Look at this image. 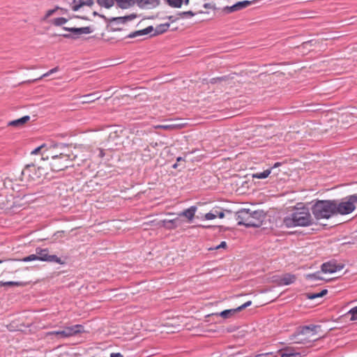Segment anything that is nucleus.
I'll return each instance as SVG.
<instances>
[{
  "label": "nucleus",
  "mask_w": 357,
  "mask_h": 357,
  "mask_svg": "<svg viewBox=\"0 0 357 357\" xmlns=\"http://www.w3.org/2000/svg\"><path fill=\"white\" fill-rule=\"evenodd\" d=\"M77 157L73 148L67 144L56 145L47 150L46 158H42V165L38 166L39 173L34 176L31 172L36 170L34 165H27L22 171L24 176L31 179H38L49 174L50 172H59L74 165L73 162Z\"/></svg>",
  "instance_id": "1"
},
{
  "label": "nucleus",
  "mask_w": 357,
  "mask_h": 357,
  "mask_svg": "<svg viewBox=\"0 0 357 357\" xmlns=\"http://www.w3.org/2000/svg\"><path fill=\"white\" fill-rule=\"evenodd\" d=\"M66 12L67 10L65 9L56 6L52 9L46 10L40 17V21L42 23H48L54 26H62L63 30L72 32L77 36L89 34L93 31V29L90 26L78 27L77 23L78 17H77L69 18L60 17Z\"/></svg>",
  "instance_id": "2"
},
{
  "label": "nucleus",
  "mask_w": 357,
  "mask_h": 357,
  "mask_svg": "<svg viewBox=\"0 0 357 357\" xmlns=\"http://www.w3.org/2000/svg\"><path fill=\"white\" fill-rule=\"evenodd\" d=\"M313 219L305 207L297 208L289 215L285 217L283 220L287 227H306L312 225Z\"/></svg>",
  "instance_id": "3"
},
{
  "label": "nucleus",
  "mask_w": 357,
  "mask_h": 357,
  "mask_svg": "<svg viewBox=\"0 0 357 357\" xmlns=\"http://www.w3.org/2000/svg\"><path fill=\"white\" fill-rule=\"evenodd\" d=\"M265 213L262 211H252L243 208L236 213V220L238 225L259 227L262 225Z\"/></svg>",
  "instance_id": "4"
},
{
  "label": "nucleus",
  "mask_w": 357,
  "mask_h": 357,
  "mask_svg": "<svg viewBox=\"0 0 357 357\" xmlns=\"http://www.w3.org/2000/svg\"><path fill=\"white\" fill-rule=\"evenodd\" d=\"M312 210L317 220L328 219L335 214V202L329 200L318 201L314 204Z\"/></svg>",
  "instance_id": "5"
},
{
  "label": "nucleus",
  "mask_w": 357,
  "mask_h": 357,
  "mask_svg": "<svg viewBox=\"0 0 357 357\" xmlns=\"http://www.w3.org/2000/svg\"><path fill=\"white\" fill-rule=\"evenodd\" d=\"M32 180L27 176H24L22 172L20 175H11L6 177L3 181V187L8 192H20L27 185V181Z\"/></svg>",
  "instance_id": "6"
},
{
  "label": "nucleus",
  "mask_w": 357,
  "mask_h": 357,
  "mask_svg": "<svg viewBox=\"0 0 357 357\" xmlns=\"http://www.w3.org/2000/svg\"><path fill=\"white\" fill-rule=\"evenodd\" d=\"M319 326H313L304 327L294 336V342L298 344H307L319 340L321 335L318 331Z\"/></svg>",
  "instance_id": "7"
},
{
  "label": "nucleus",
  "mask_w": 357,
  "mask_h": 357,
  "mask_svg": "<svg viewBox=\"0 0 357 357\" xmlns=\"http://www.w3.org/2000/svg\"><path fill=\"white\" fill-rule=\"evenodd\" d=\"M357 204V195H354L335 202V214L347 215L353 212Z\"/></svg>",
  "instance_id": "8"
},
{
  "label": "nucleus",
  "mask_w": 357,
  "mask_h": 357,
  "mask_svg": "<svg viewBox=\"0 0 357 357\" xmlns=\"http://www.w3.org/2000/svg\"><path fill=\"white\" fill-rule=\"evenodd\" d=\"M123 130L121 128L112 127L103 131L98 132L95 137L100 144H103L106 142H114L116 138H119Z\"/></svg>",
  "instance_id": "9"
},
{
  "label": "nucleus",
  "mask_w": 357,
  "mask_h": 357,
  "mask_svg": "<svg viewBox=\"0 0 357 357\" xmlns=\"http://www.w3.org/2000/svg\"><path fill=\"white\" fill-rule=\"evenodd\" d=\"M84 332L85 331L84 326L82 325L77 324L72 326L65 327L61 331L49 332L46 334V335H58L60 337L66 338Z\"/></svg>",
  "instance_id": "10"
},
{
  "label": "nucleus",
  "mask_w": 357,
  "mask_h": 357,
  "mask_svg": "<svg viewBox=\"0 0 357 357\" xmlns=\"http://www.w3.org/2000/svg\"><path fill=\"white\" fill-rule=\"evenodd\" d=\"M36 253L40 261L56 262L59 264H64V261L55 255H50L47 249L37 248Z\"/></svg>",
  "instance_id": "11"
},
{
  "label": "nucleus",
  "mask_w": 357,
  "mask_h": 357,
  "mask_svg": "<svg viewBox=\"0 0 357 357\" xmlns=\"http://www.w3.org/2000/svg\"><path fill=\"white\" fill-rule=\"evenodd\" d=\"M296 278L294 275L287 273L280 277H274L273 282L278 286L289 285L294 283L296 281Z\"/></svg>",
  "instance_id": "12"
},
{
  "label": "nucleus",
  "mask_w": 357,
  "mask_h": 357,
  "mask_svg": "<svg viewBox=\"0 0 357 357\" xmlns=\"http://www.w3.org/2000/svg\"><path fill=\"white\" fill-rule=\"evenodd\" d=\"M74 152L77 155L75 160L77 161L78 165H80V162H84L91 158V153L87 148H82L77 151Z\"/></svg>",
  "instance_id": "13"
},
{
  "label": "nucleus",
  "mask_w": 357,
  "mask_h": 357,
  "mask_svg": "<svg viewBox=\"0 0 357 357\" xmlns=\"http://www.w3.org/2000/svg\"><path fill=\"white\" fill-rule=\"evenodd\" d=\"M342 268V265L336 264L333 262L325 263L321 266V271L324 273H334L341 271Z\"/></svg>",
  "instance_id": "14"
},
{
  "label": "nucleus",
  "mask_w": 357,
  "mask_h": 357,
  "mask_svg": "<svg viewBox=\"0 0 357 357\" xmlns=\"http://www.w3.org/2000/svg\"><path fill=\"white\" fill-rule=\"evenodd\" d=\"M252 3V1H239L231 6L227 7L226 9L227 10L228 12L231 13L245 8L250 6Z\"/></svg>",
  "instance_id": "15"
},
{
  "label": "nucleus",
  "mask_w": 357,
  "mask_h": 357,
  "mask_svg": "<svg viewBox=\"0 0 357 357\" xmlns=\"http://www.w3.org/2000/svg\"><path fill=\"white\" fill-rule=\"evenodd\" d=\"M93 3V0H73L72 3V9L74 11H77L84 6H91Z\"/></svg>",
  "instance_id": "16"
},
{
  "label": "nucleus",
  "mask_w": 357,
  "mask_h": 357,
  "mask_svg": "<svg viewBox=\"0 0 357 357\" xmlns=\"http://www.w3.org/2000/svg\"><path fill=\"white\" fill-rule=\"evenodd\" d=\"M30 120L29 116H24L20 119L9 121L8 126L20 128L24 126Z\"/></svg>",
  "instance_id": "17"
},
{
  "label": "nucleus",
  "mask_w": 357,
  "mask_h": 357,
  "mask_svg": "<svg viewBox=\"0 0 357 357\" xmlns=\"http://www.w3.org/2000/svg\"><path fill=\"white\" fill-rule=\"evenodd\" d=\"M357 117L354 112H347L342 115L340 122L342 126H348L354 121V118Z\"/></svg>",
  "instance_id": "18"
},
{
  "label": "nucleus",
  "mask_w": 357,
  "mask_h": 357,
  "mask_svg": "<svg viewBox=\"0 0 357 357\" xmlns=\"http://www.w3.org/2000/svg\"><path fill=\"white\" fill-rule=\"evenodd\" d=\"M100 98V96L98 93H93L87 95L82 96L81 97V101L82 103L86 104V103H91L94 102L96 100H98Z\"/></svg>",
  "instance_id": "19"
},
{
  "label": "nucleus",
  "mask_w": 357,
  "mask_h": 357,
  "mask_svg": "<svg viewBox=\"0 0 357 357\" xmlns=\"http://www.w3.org/2000/svg\"><path fill=\"white\" fill-rule=\"evenodd\" d=\"M197 208L195 206H191L190 208L183 211V212L178 214L179 216L185 217L189 221H192L194 218Z\"/></svg>",
  "instance_id": "20"
},
{
  "label": "nucleus",
  "mask_w": 357,
  "mask_h": 357,
  "mask_svg": "<svg viewBox=\"0 0 357 357\" xmlns=\"http://www.w3.org/2000/svg\"><path fill=\"white\" fill-rule=\"evenodd\" d=\"M182 126L176 123H168L162 125H157L154 126L155 129H163L166 130H174L181 128Z\"/></svg>",
  "instance_id": "21"
},
{
  "label": "nucleus",
  "mask_w": 357,
  "mask_h": 357,
  "mask_svg": "<svg viewBox=\"0 0 357 357\" xmlns=\"http://www.w3.org/2000/svg\"><path fill=\"white\" fill-rule=\"evenodd\" d=\"M169 6L173 8H181L183 5H188L190 0H165Z\"/></svg>",
  "instance_id": "22"
},
{
  "label": "nucleus",
  "mask_w": 357,
  "mask_h": 357,
  "mask_svg": "<svg viewBox=\"0 0 357 357\" xmlns=\"http://www.w3.org/2000/svg\"><path fill=\"white\" fill-rule=\"evenodd\" d=\"M154 29L152 26H149L144 29L136 31L132 34L130 35V37H137L143 35H146L151 33L152 31H153Z\"/></svg>",
  "instance_id": "23"
},
{
  "label": "nucleus",
  "mask_w": 357,
  "mask_h": 357,
  "mask_svg": "<svg viewBox=\"0 0 357 357\" xmlns=\"http://www.w3.org/2000/svg\"><path fill=\"white\" fill-rule=\"evenodd\" d=\"M117 6L121 8H128L135 4V0H114Z\"/></svg>",
  "instance_id": "24"
},
{
  "label": "nucleus",
  "mask_w": 357,
  "mask_h": 357,
  "mask_svg": "<svg viewBox=\"0 0 357 357\" xmlns=\"http://www.w3.org/2000/svg\"><path fill=\"white\" fill-rule=\"evenodd\" d=\"M139 4L141 7L151 8L158 4V0H139Z\"/></svg>",
  "instance_id": "25"
},
{
  "label": "nucleus",
  "mask_w": 357,
  "mask_h": 357,
  "mask_svg": "<svg viewBox=\"0 0 357 357\" xmlns=\"http://www.w3.org/2000/svg\"><path fill=\"white\" fill-rule=\"evenodd\" d=\"M236 312H238V310H236L235 309H230V310H225L224 311H222L219 315L222 317L224 319H227L229 317H231L234 316Z\"/></svg>",
  "instance_id": "26"
},
{
  "label": "nucleus",
  "mask_w": 357,
  "mask_h": 357,
  "mask_svg": "<svg viewBox=\"0 0 357 357\" xmlns=\"http://www.w3.org/2000/svg\"><path fill=\"white\" fill-rule=\"evenodd\" d=\"M169 26V24L167 23L162 24L157 26L155 29V33L153 35L155 36L157 34L164 33L165 31H166L168 29Z\"/></svg>",
  "instance_id": "27"
},
{
  "label": "nucleus",
  "mask_w": 357,
  "mask_h": 357,
  "mask_svg": "<svg viewBox=\"0 0 357 357\" xmlns=\"http://www.w3.org/2000/svg\"><path fill=\"white\" fill-rule=\"evenodd\" d=\"M317 42L314 40H309L307 42L303 43L301 46L300 48L303 50V52H305L307 50H310V49L316 45Z\"/></svg>",
  "instance_id": "28"
},
{
  "label": "nucleus",
  "mask_w": 357,
  "mask_h": 357,
  "mask_svg": "<svg viewBox=\"0 0 357 357\" xmlns=\"http://www.w3.org/2000/svg\"><path fill=\"white\" fill-rule=\"evenodd\" d=\"M271 173V169H266L263 172L256 173V174H252V178H259V179L266 178L270 175Z\"/></svg>",
  "instance_id": "29"
},
{
  "label": "nucleus",
  "mask_w": 357,
  "mask_h": 357,
  "mask_svg": "<svg viewBox=\"0 0 357 357\" xmlns=\"http://www.w3.org/2000/svg\"><path fill=\"white\" fill-rule=\"evenodd\" d=\"M135 17H136V15L131 14V15L124 16V17H115V18H114L113 20L121 22H126L128 20H132L135 19Z\"/></svg>",
  "instance_id": "30"
},
{
  "label": "nucleus",
  "mask_w": 357,
  "mask_h": 357,
  "mask_svg": "<svg viewBox=\"0 0 357 357\" xmlns=\"http://www.w3.org/2000/svg\"><path fill=\"white\" fill-rule=\"evenodd\" d=\"M328 291L327 289H323L321 291H320L319 293H317V294H308L307 295V298L309 299H314V298H320V297H322L324 296H325L326 294H327Z\"/></svg>",
  "instance_id": "31"
},
{
  "label": "nucleus",
  "mask_w": 357,
  "mask_h": 357,
  "mask_svg": "<svg viewBox=\"0 0 357 357\" xmlns=\"http://www.w3.org/2000/svg\"><path fill=\"white\" fill-rule=\"evenodd\" d=\"M114 0H98V3L101 6L105 8H110L114 5Z\"/></svg>",
  "instance_id": "32"
},
{
  "label": "nucleus",
  "mask_w": 357,
  "mask_h": 357,
  "mask_svg": "<svg viewBox=\"0 0 357 357\" xmlns=\"http://www.w3.org/2000/svg\"><path fill=\"white\" fill-rule=\"evenodd\" d=\"M281 357H301V354L299 352H294L288 350L286 352L283 353Z\"/></svg>",
  "instance_id": "33"
},
{
  "label": "nucleus",
  "mask_w": 357,
  "mask_h": 357,
  "mask_svg": "<svg viewBox=\"0 0 357 357\" xmlns=\"http://www.w3.org/2000/svg\"><path fill=\"white\" fill-rule=\"evenodd\" d=\"M347 314L351 315V317H350L351 321H356L357 320V306L351 308L347 312Z\"/></svg>",
  "instance_id": "34"
},
{
  "label": "nucleus",
  "mask_w": 357,
  "mask_h": 357,
  "mask_svg": "<svg viewBox=\"0 0 357 357\" xmlns=\"http://www.w3.org/2000/svg\"><path fill=\"white\" fill-rule=\"evenodd\" d=\"M17 260L18 261H24V262H28V261L38 260V255H37V253H36V255H29L28 257H24L22 259H17Z\"/></svg>",
  "instance_id": "35"
},
{
  "label": "nucleus",
  "mask_w": 357,
  "mask_h": 357,
  "mask_svg": "<svg viewBox=\"0 0 357 357\" xmlns=\"http://www.w3.org/2000/svg\"><path fill=\"white\" fill-rule=\"evenodd\" d=\"M4 284H5V286H9V287H12V286L22 287L26 284L25 283H24L22 282H13V281L5 282Z\"/></svg>",
  "instance_id": "36"
},
{
  "label": "nucleus",
  "mask_w": 357,
  "mask_h": 357,
  "mask_svg": "<svg viewBox=\"0 0 357 357\" xmlns=\"http://www.w3.org/2000/svg\"><path fill=\"white\" fill-rule=\"evenodd\" d=\"M307 278L309 279H314V280H324V278L319 276V273L307 275Z\"/></svg>",
  "instance_id": "37"
},
{
  "label": "nucleus",
  "mask_w": 357,
  "mask_h": 357,
  "mask_svg": "<svg viewBox=\"0 0 357 357\" xmlns=\"http://www.w3.org/2000/svg\"><path fill=\"white\" fill-rule=\"evenodd\" d=\"M217 217L216 214H214L213 212H209L206 214H205L204 218L206 220H213Z\"/></svg>",
  "instance_id": "38"
},
{
  "label": "nucleus",
  "mask_w": 357,
  "mask_h": 357,
  "mask_svg": "<svg viewBox=\"0 0 357 357\" xmlns=\"http://www.w3.org/2000/svg\"><path fill=\"white\" fill-rule=\"evenodd\" d=\"M252 304V302L250 301L245 303L244 304L241 305V306L236 308V310H238V312L241 311L242 310L245 309V307L250 306Z\"/></svg>",
  "instance_id": "39"
},
{
  "label": "nucleus",
  "mask_w": 357,
  "mask_h": 357,
  "mask_svg": "<svg viewBox=\"0 0 357 357\" xmlns=\"http://www.w3.org/2000/svg\"><path fill=\"white\" fill-rule=\"evenodd\" d=\"M59 70L58 67H56V68H54L52 69H51L50 70H49L48 72H47L46 73L43 74L40 78L42 77H47L49 76L50 75L52 74V73H54L56 72H57Z\"/></svg>",
  "instance_id": "40"
},
{
  "label": "nucleus",
  "mask_w": 357,
  "mask_h": 357,
  "mask_svg": "<svg viewBox=\"0 0 357 357\" xmlns=\"http://www.w3.org/2000/svg\"><path fill=\"white\" fill-rule=\"evenodd\" d=\"M32 165H33V163ZM42 165V160H41L39 163H38V164H36H36H34V165H35V167H36V170H33V171H32V172H31V175L32 176H34L36 175V174H38L39 173V171H38V166H39V165Z\"/></svg>",
  "instance_id": "41"
},
{
  "label": "nucleus",
  "mask_w": 357,
  "mask_h": 357,
  "mask_svg": "<svg viewBox=\"0 0 357 357\" xmlns=\"http://www.w3.org/2000/svg\"><path fill=\"white\" fill-rule=\"evenodd\" d=\"M226 246H227L226 242L225 241H222V242H221V243L220 245H218L215 248H209V250H218L220 248H225Z\"/></svg>",
  "instance_id": "42"
},
{
  "label": "nucleus",
  "mask_w": 357,
  "mask_h": 357,
  "mask_svg": "<svg viewBox=\"0 0 357 357\" xmlns=\"http://www.w3.org/2000/svg\"><path fill=\"white\" fill-rule=\"evenodd\" d=\"M177 220V218H174L168 220L169 224H171L172 226H169V229H174L177 226L176 225V222Z\"/></svg>",
  "instance_id": "43"
},
{
  "label": "nucleus",
  "mask_w": 357,
  "mask_h": 357,
  "mask_svg": "<svg viewBox=\"0 0 357 357\" xmlns=\"http://www.w3.org/2000/svg\"><path fill=\"white\" fill-rule=\"evenodd\" d=\"M179 15L181 17L185 16V15L192 17L195 15V13L189 10V11L182 12V13H179Z\"/></svg>",
  "instance_id": "44"
},
{
  "label": "nucleus",
  "mask_w": 357,
  "mask_h": 357,
  "mask_svg": "<svg viewBox=\"0 0 357 357\" xmlns=\"http://www.w3.org/2000/svg\"><path fill=\"white\" fill-rule=\"evenodd\" d=\"M168 220H160V225L162 226V227H166V228H170L169 226L168 225L169 222H168Z\"/></svg>",
  "instance_id": "45"
},
{
  "label": "nucleus",
  "mask_w": 357,
  "mask_h": 357,
  "mask_svg": "<svg viewBox=\"0 0 357 357\" xmlns=\"http://www.w3.org/2000/svg\"><path fill=\"white\" fill-rule=\"evenodd\" d=\"M226 212L227 213H230V211L229 210H225ZM217 217H219L220 218H223L225 217V211H218V213H217Z\"/></svg>",
  "instance_id": "46"
},
{
  "label": "nucleus",
  "mask_w": 357,
  "mask_h": 357,
  "mask_svg": "<svg viewBox=\"0 0 357 357\" xmlns=\"http://www.w3.org/2000/svg\"><path fill=\"white\" fill-rule=\"evenodd\" d=\"M43 146H43V145H42V146H39V147H38V148L35 149L33 151H31V153H32V154H36V153H38L40 151V150L43 149Z\"/></svg>",
  "instance_id": "47"
},
{
  "label": "nucleus",
  "mask_w": 357,
  "mask_h": 357,
  "mask_svg": "<svg viewBox=\"0 0 357 357\" xmlns=\"http://www.w3.org/2000/svg\"><path fill=\"white\" fill-rule=\"evenodd\" d=\"M98 156L100 157V158H102L104 155H105V153H104V151L102 149H98Z\"/></svg>",
  "instance_id": "48"
},
{
  "label": "nucleus",
  "mask_w": 357,
  "mask_h": 357,
  "mask_svg": "<svg viewBox=\"0 0 357 357\" xmlns=\"http://www.w3.org/2000/svg\"><path fill=\"white\" fill-rule=\"evenodd\" d=\"M204 7L205 8H214V7L211 4H210V3H205L204 5Z\"/></svg>",
  "instance_id": "49"
},
{
  "label": "nucleus",
  "mask_w": 357,
  "mask_h": 357,
  "mask_svg": "<svg viewBox=\"0 0 357 357\" xmlns=\"http://www.w3.org/2000/svg\"><path fill=\"white\" fill-rule=\"evenodd\" d=\"M110 357H123V356L119 353L112 354Z\"/></svg>",
  "instance_id": "50"
},
{
  "label": "nucleus",
  "mask_w": 357,
  "mask_h": 357,
  "mask_svg": "<svg viewBox=\"0 0 357 357\" xmlns=\"http://www.w3.org/2000/svg\"><path fill=\"white\" fill-rule=\"evenodd\" d=\"M5 282H0V287H4L5 286Z\"/></svg>",
  "instance_id": "51"
},
{
  "label": "nucleus",
  "mask_w": 357,
  "mask_h": 357,
  "mask_svg": "<svg viewBox=\"0 0 357 357\" xmlns=\"http://www.w3.org/2000/svg\"><path fill=\"white\" fill-rule=\"evenodd\" d=\"M181 160H183V158H182L181 157H178V158H177V162H180V161H181Z\"/></svg>",
  "instance_id": "52"
},
{
  "label": "nucleus",
  "mask_w": 357,
  "mask_h": 357,
  "mask_svg": "<svg viewBox=\"0 0 357 357\" xmlns=\"http://www.w3.org/2000/svg\"><path fill=\"white\" fill-rule=\"evenodd\" d=\"M177 166H178V165H177V163H176L173 165V168L176 169L177 167Z\"/></svg>",
  "instance_id": "53"
},
{
  "label": "nucleus",
  "mask_w": 357,
  "mask_h": 357,
  "mask_svg": "<svg viewBox=\"0 0 357 357\" xmlns=\"http://www.w3.org/2000/svg\"><path fill=\"white\" fill-rule=\"evenodd\" d=\"M278 165H280V163H275L274 167H278Z\"/></svg>",
  "instance_id": "54"
},
{
  "label": "nucleus",
  "mask_w": 357,
  "mask_h": 357,
  "mask_svg": "<svg viewBox=\"0 0 357 357\" xmlns=\"http://www.w3.org/2000/svg\"><path fill=\"white\" fill-rule=\"evenodd\" d=\"M167 215H174V213H167Z\"/></svg>",
  "instance_id": "55"
},
{
  "label": "nucleus",
  "mask_w": 357,
  "mask_h": 357,
  "mask_svg": "<svg viewBox=\"0 0 357 357\" xmlns=\"http://www.w3.org/2000/svg\"><path fill=\"white\" fill-rule=\"evenodd\" d=\"M63 36H64L65 38H68L69 36H68V35H67V34H65V35H63Z\"/></svg>",
  "instance_id": "56"
},
{
  "label": "nucleus",
  "mask_w": 357,
  "mask_h": 357,
  "mask_svg": "<svg viewBox=\"0 0 357 357\" xmlns=\"http://www.w3.org/2000/svg\"><path fill=\"white\" fill-rule=\"evenodd\" d=\"M214 213V214H217V213H218V211H213Z\"/></svg>",
  "instance_id": "57"
},
{
  "label": "nucleus",
  "mask_w": 357,
  "mask_h": 357,
  "mask_svg": "<svg viewBox=\"0 0 357 357\" xmlns=\"http://www.w3.org/2000/svg\"><path fill=\"white\" fill-rule=\"evenodd\" d=\"M3 260H0V264L3 263Z\"/></svg>",
  "instance_id": "58"
}]
</instances>
